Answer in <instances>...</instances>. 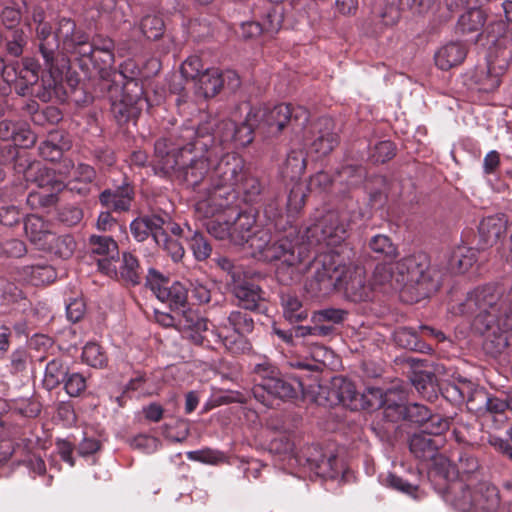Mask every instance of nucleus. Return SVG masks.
Segmentation results:
<instances>
[{
  "label": "nucleus",
  "mask_w": 512,
  "mask_h": 512,
  "mask_svg": "<svg viewBox=\"0 0 512 512\" xmlns=\"http://www.w3.org/2000/svg\"><path fill=\"white\" fill-rule=\"evenodd\" d=\"M271 238L272 233L264 229H259L248 235L244 245H247L250 250V255L253 258L261 261Z\"/></svg>",
  "instance_id": "49530a36"
},
{
  "label": "nucleus",
  "mask_w": 512,
  "mask_h": 512,
  "mask_svg": "<svg viewBox=\"0 0 512 512\" xmlns=\"http://www.w3.org/2000/svg\"><path fill=\"white\" fill-rule=\"evenodd\" d=\"M140 30L147 39L156 40L163 34L164 22L159 16L147 15L141 20Z\"/></svg>",
  "instance_id": "6e6d98bb"
},
{
  "label": "nucleus",
  "mask_w": 512,
  "mask_h": 512,
  "mask_svg": "<svg viewBox=\"0 0 512 512\" xmlns=\"http://www.w3.org/2000/svg\"><path fill=\"white\" fill-rule=\"evenodd\" d=\"M219 267L230 275L233 285L243 278L261 277L259 272L250 274L244 272L241 266L235 265L230 259L222 257L218 259Z\"/></svg>",
  "instance_id": "bf43d9fd"
},
{
  "label": "nucleus",
  "mask_w": 512,
  "mask_h": 512,
  "mask_svg": "<svg viewBox=\"0 0 512 512\" xmlns=\"http://www.w3.org/2000/svg\"><path fill=\"white\" fill-rule=\"evenodd\" d=\"M396 155V147L392 141L385 140L377 143L370 155L374 163H386Z\"/></svg>",
  "instance_id": "052dcab7"
},
{
  "label": "nucleus",
  "mask_w": 512,
  "mask_h": 512,
  "mask_svg": "<svg viewBox=\"0 0 512 512\" xmlns=\"http://www.w3.org/2000/svg\"><path fill=\"white\" fill-rule=\"evenodd\" d=\"M189 244L194 257L198 261H204L211 255V245L203 234L194 232L190 238Z\"/></svg>",
  "instance_id": "13d9d810"
},
{
  "label": "nucleus",
  "mask_w": 512,
  "mask_h": 512,
  "mask_svg": "<svg viewBox=\"0 0 512 512\" xmlns=\"http://www.w3.org/2000/svg\"><path fill=\"white\" fill-rule=\"evenodd\" d=\"M57 134L50 135V138L43 141L39 147V154L42 158L48 161H57L62 157L64 149H68V145L63 143L59 145L55 142Z\"/></svg>",
  "instance_id": "5fc2aeb1"
},
{
  "label": "nucleus",
  "mask_w": 512,
  "mask_h": 512,
  "mask_svg": "<svg viewBox=\"0 0 512 512\" xmlns=\"http://www.w3.org/2000/svg\"><path fill=\"white\" fill-rule=\"evenodd\" d=\"M353 221L347 211H330L307 229L306 237L310 245L326 248L315 260V281L325 287L344 284L345 291L353 301H362L369 296L364 276L355 272L354 276L346 280L350 257L345 255L347 246L344 242Z\"/></svg>",
  "instance_id": "f257e3e1"
},
{
  "label": "nucleus",
  "mask_w": 512,
  "mask_h": 512,
  "mask_svg": "<svg viewBox=\"0 0 512 512\" xmlns=\"http://www.w3.org/2000/svg\"><path fill=\"white\" fill-rule=\"evenodd\" d=\"M439 493L446 503L460 512H497L500 506L497 487L482 479L474 484L457 479L440 487Z\"/></svg>",
  "instance_id": "39448f33"
},
{
  "label": "nucleus",
  "mask_w": 512,
  "mask_h": 512,
  "mask_svg": "<svg viewBox=\"0 0 512 512\" xmlns=\"http://www.w3.org/2000/svg\"><path fill=\"white\" fill-rule=\"evenodd\" d=\"M308 122V110L290 103V142L308 147V153H314L317 158L328 155L339 143L338 135L333 132V120L323 116L309 125Z\"/></svg>",
  "instance_id": "20e7f679"
},
{
  "label": "nucleus",
  "mask_w": 512,
  "mask_h": 512,
  "mask_svg": "<svg viewBox=\"0 0 512 512\" xmlns=\"http://www.w3.org/2000/svg\"><path fill=\"white\" fill-rule=\"evenodd\" d=\"M400 18L399 9L393 4H376L369 17L374 32H380L384 27L393 26Z\"/></svg>",
  "instance_id": "7c9ffc66"
},
{
  "label": "nucleus",
  "mask_w": 512,
  "mask_h": 512,
  "mask_svg": "<svg viewBox=\"0 0 512 512\" xmlns=\"http://www.w3.org/2000/svg\"><path fill=\"white\" fill-rule=\"evenodd\" d=\"M314 382L310 378L304 379L301 374L290 373V403L300 406V402L317 401L313 391Z\"/></svg>",
  "instance_id": "2f4dec72"
},
{
  "label": "nucleus",
  "mask_w": 512,
  "mask_h": 512,
  "mask_svg": "<svg viewBox=\"0 0 512 512\" xmlns=\"http://www.w3.org/2000/svg\"><path fill=\"white\" fill-rule=\"evenodd\" d=\"M52 37L56 40V49L53 53L46 55L40 52L45 65L53 69L59 57L60 45L66 53L74 55L76 58L85 55L90 50L88 47V34L79 28L76 22L68 17H61L57 20L55 31H52Z\"/></svg>",
  "instance_id": "6e6552de"
},
{
  "label": "nucleus",
  "mask_w": 512,
  "mask_h": 512,
  "mask_svg": "<svg viewBox=\"0 0 512 512\" xmlns=\"http://www.w3.org/2000/svg\"><path fill=\"white\" fill-rule=\"evenodd\" d=\"M283 22L284 8L283 6L276 5L268 12L267 21L264 26L256 21L243 22L240 26V35L244 39H251L258 37L263 31L271 34L277 33L281 29Z\"/></svg>",
  "instance_id": "4be33fe9"
},
{
  "label": "nucleus",
  "mask_w": 512,
  "mask_h": 512,
  "mask_svg": "<svg viewBox=\"0 0 512 512\" xmlns=\"http://www.w3.org/2000/svg\"><path fill=\"white\" fill-rule=\"evenodd\" d=\"M69 368L61 358H53L45 367L43 386L51 391L58 387L67 377Z\"/></svg>",
  "instance_id": "f704fd0d"
},
{
  "label": "nucleus",
  "mask_w": 512,
  "mask_h": 512,
  "mask_svg": "<svg viewBox=\"0 0 512 512\" xmlns=\"http://www.w3.org/2000/svg\"><path fill=\"white\" fill-rule=\"evenodd\" d=\"M439 441L433 437L420 432L414 434L409 441L411 453L421 460H433L438 473L440 468L444 470L447 458L438 454Z\"/></svg>",
  "instance_id": "a211bd4d"
},
{
  "label": "nucleus",
  "mask_w": 512,
  "mask_h": 512,
  "mask_svg": "<svg viewBox=\"0 0 512 512\" xmlns=\"http://www.w3.org/2000/svg\"><path fill=\"white\" fill-rule=\"evenodd\" d=\"M368 247L375 254V259L392 261L398 255L397 246L391 238L384 234L374 235L368 242Z\"/></svg>",
  "instance_id": "ea45409f"
},
{
  "label": "nucleus",
  "mask_w": 512,
  "mask_h": 512,
  "mask_svg": "<svg viewBox=\"0 0 512 512\" xmlns=\"http://www.w3.org/2000/svg\"><path fill=\"white\" fill-rule=\"evenodd\" d=\"M24 230L29 240L39 249L47 247V240L51 237L49 223L37 215H28L24 220Z\"/></svg>",
  "instance_id": "c85d7f7f"
},
{
  "label": "nucleus",
  "mask_w": 512,
  "mask_h": 512,
  "mask_svg": "<svg viewBox=\"0 0 512 512\" xmlns=\"http://www.w3.org/2000/svg\"><path fill=\"white\" fill-rule=\"evenodd\" d=\"M256 382L252 393L257 401L267 407H274V401H283L288 397V386L277 367L268 361L253 367Z\"/></svg>",
  "instance_id": "1a4fd4ad"
},
{
  "label": "nucleus",
  "mask_w": 512,
  "mask_h": 512,
  "mask_svg": "<svg viewBox=\"0 0 512 512\" xmlns=\"http://www.w3.org/2000/svg\"><path fill=\"white\" fill-rule=\"evenodd\" d=\"M444 480L442 487H446L449 482L457 479H463L466 483H472L480 480L481 466L475 454L474 446H459L451 451L450 458H447L444 470L440 468L438 472Z\"/></svg>",
  "instance_id": "9d476101"
},
{
  "label": "nucleus",
  "mask_w": 512,
  "mask_h": 512,
  "mask_svg": "<svg viewBox=\"0 0 512 512\" xmlns=\"http://www.w3.org/2000/svg\"><path fill=\"white\" fill-rule=\"evenodd\" d=\"M444 340L443 332L426 325L419 326L418 330L403 328L395 333V341L399 346L420 353H431L434 345Z\"/></svg>",
  "instance_id": "f8f14e48"
},
{
  "label": "nucleus",
  "mask_w": 512,
  "mask_h": 512,
  "mask_svg": "<svg viewBox=\"0 0 512 512\" xmlns=\"http://www.w3.org/2000/svg\"><path fill=\"white\" fill-rule=\"evenodd\" d=\"M155 244L166 252L174 262L181 261L185 254L182 244L177 239L169 236L164 228L160 234L155 235Z\"/></svg>",
  "instance_id": "de8ad7c7"
},
{
  "label": "nucleus",
  "mask_w": 512,
  "mask_h": 512,
  "mask_svg": "<svg viewBox=\"0 0 512 512\" xmlns=\"http://www.w3.org/2000/svg\"><path fill=\"white\" fill-rule=\"evenodd\" d=\"M256 219L248 212H239L231 223V243L244 245L249 234H252Z\"/></svg>",
  "instance_id": "c9c22d12"
},
{
  "label": "nucleus",
  "mask_w": 512,
  "mask_h": 512,
  "mask_svg": "<svg viewBox=\"0 0 512 512\" xmlns=\"http://www.w3.org/2000/svg\"><path fill=\"white\" fill-rule=\"evenodd\" d=\"M436 376L432 372H415L412 377V384L417 392L428 401L437 398Z\"/></svg>",
  "instance_id": "79ce46f5"
},
{
  "label": "nucleus",
  "mask_w": 512,
  "mask_h": 512,
  "mask_svg": "<svg viewBox=\"0 0 512 512\" xmlns=\"http://www.w3.org/2000/svg\"><path fill=\"white\" fill-rule=\"evenodd\" d=\"M467 56V48L461 42H450L442 46L435 53L434 59L436 66L447 71L460 65Z\"/></svg>",
  "instance_id": "a878e982"
},
{
  "label": "nucleus",
  "mask_w": 512,
  "mask_h": 512,
  "mask_svg": "<svg viewBox=\"0 0 512 512\" xmlns=\"http://www.w3.org/2000/svg\"><path fill=\"white\" fill-rule=\"evenodd\" d=\"M204 132H208L215 138V144L221 146V154L226 151V145L231 142H236L237 136V124L232 120L221 121L216 129L215 133H210L207 128L199 127Z\"/></svg>",
  "instance_id": "c03bdc74"
},
{
  "label": "nucleus",
  "mask_w": 512,
  "mask_h": 512,
  "mask_svg": "<svg viewBox=\"0 0 512 512\" xmlns=\"http://www.w3.org/2000/svg\"><path fill=\"white\" fill-rule=\"evenodd\" d=\"M141 99L136 95L135 98L121 99L111 104V112L116 121L122 125L130 120H135L140 114V108L137 106Z\"/></svg>",
  "instance_id": "58836bf2"
},
{
  "label": "nucleus",
  "mask_w": 512,
  "mask_h": 512,
  "mask_svg": "<svg viewBox=\"0 0 512 512\" xmlns=\"http://www.w3.org/2000/svg\"><path fill=\"white\" fill-rule=\"evenodd\" d=\"M23 271L29 282L34 286L49 284L57 277L55 269L45 263L25 266Z\"/></svg>",
  "instance_id": "37998d69"
},
{
  "label": "nucleus",
  "mask_w": 512,
  "mask_h": 512,
  "mask_svg": "<svg viewBox=\"0 0 512 512\" xmlns=\"http://www.w3.org/2000/svg\"><path fill=\"white\" fill-rule=\"evenodd\" d=\"M181 309V312L176 316L175 327L194 344L202 345L204 341L203 332L208 329L207 320L193 309Z\"/></svg>",
  "instance_id": "6ab92c4d"
},
{
  "label": "nucleus",
  "mask_w": 512,
  "mask_h": 512,
  "mask_svg": "<svg viewBox=\"0 0 512 512\" xmlns=\"http://www.w3.org/2000/svg\"><path fill=\"white\" fill-rule=\"evenodd\" d=\"M362 407L360 410H376L382 408L386 400V391L376 387H368L363 393H359Z\"/></svg>",
  "instance_id": "603ef678"
},
{
  "label": "nucleus",
  "mask_w": 512,
  "mask_h": 512,
  "mask_svg": "<svg viewBox=\"0 0 512 512\" xmlns=\"http://www.w3.org/2000/svg\"><path fill=\"white\" fill-rule=\"evenodd\" d=\"M356 386L344 377H334L327 392L326 400L330 405H342L351 411H359L362 407Z\"/></svg>",
  "instance_id": "dca6fc26"
},
{
  "label": "nucleus",
  "mask_w": 512,
  "mask_h": 512,
  "mask_svg": "<svg viewBox=\"0 0 512 512\" xmlns=\"http://www.w3.org/2000/svg\"><path fill=\"white\" fill-rule=\"evenodd\" d=\"M134 195L132 184L127 178H124L120 184L103 190L99 194V202L108 210L119 213L127 212L131 209Z\"/></svg>",
  "instance_id": "f3484780"
},
{
  "label": "nucleus",
  "mask_w": 512,
  "mask_h": 512,
  "mask_svg": "<svg viewBox=\"0 0 512 512\" xmlns=\"http://www.w3.org/2000/svg\"><path fill=\"white\" fill-rule=\"evenodd\" d=\"M168 220L169 215L166 213L138 217L130 223V231L137 242H143L149 236L155 242V235L160 234Z\"/></svg>",
  "instance_id": "5701e85b"
},
{
  "label": "nucleus",
  "mask_w": 512,
  "mask_h": 512,
  "mask_svg": "<svg viewBox=\"0 0 512 512\" xmlns=\"http://www.w3.org/2000/svg\"><path fill=\"white\" fill-rule=\"evenodd\" d=\"M228 324L233 331L239 335L249 334L253 331L254 321L247 312L240 310L232 311L228 318Z\"/></svg>",
  "instance_id": "864d4df0"
},
{
  "label": "nucleus",
  "mask_w": 512,
  "mask_h": 512,
  "mask_svg": "<svg viewBox=\"0 0 512 512\" xmlns=\"http://www.w3.org/2000/svg\"><path fill=\"white\" fill-rule=\"evenodd\" d=\"M397 282L404 286L416 287L422 296H428L438 289L435 271L430 266V257L424 252L406 256L395 263Z\"/></svg>",
  "instance_id": "0eeeda50"
},
{
  "label": "nucleus",
  "mask_w": 512,
  "mask_h": 512,
  "mask_svg": "<svg viewBox=\"0 0 512 512\" xmlns=\"http://www.w3.org/2000/svg\"><path fill=\"white\" fill-rule=\"evenodd\" d=\"M488 0H446V6L450 11H455L466 6H472L463 13L457 23V30L462 34L480 32L486 22V14L480 6Z\"/></svg>",
  "instance_id": "2eb2a0df"
},
{
  "label": "nucleus",
  "mask_w": 512,
  "mask_h": 512,
  "mask_svg": "<svg viewBox=\"0 0 512 512\" xmlns=\"http://www.w3.org/2000/svg\"><path fill=\"white\" fill-rule=\"evenodd\" d=\"M221 154V146L215 138L203 129L184 128L181 133H171L159 138L154 144L155 166L163 174H174L187 187L198 193V201L203 191L201 187L211 172L210 167Z\"/></svg>",
  "instance_id": "f03ea898"
},
{
  "label": "nucleus",
  "mask_w": 512,
  "mask_h": 512,
  "mask_svg": "<svg viewBox=\"0 0 512 512\" xmlns=\"http://www.w3.org/2000/svg\"><path fill=\"white\" fill-rule=\"evenodd\" d=\"M430 412L431 411L424 405L409 403L407 404L405 420L422 427L427 417L430 416Z\"/></svg>",
  "instance_id": "774afa93"
},
{
  "label": "nucleus",
  "mask_w": 512,
  "mask_h": 512,
  "mask_svg": "<svg viewBox=\"0 0 512 512\" xmlns=\"http://www.w3.org/2000/svg\"><path fill=\"white\" fill-rule=\"evenodd\" d=\"M245 171L244 160L236 153L223 152L214 161L209 185L196 203V209L211 217L229 208L237 199L236 186Z\"/></svg>",
  "instance_id": "7ed1b4c3"
},
{
  "label": "nucleus",
  "mask_w": 512,
  "mask_h": 512,
  "mask_svg": "<svg viewBox=\"0 0 512 512\" xmlns=\"http://www.w3.org/2000/svg\"><path fill=\"white\" fill-rule=\"evenodd\" d=\"M450 426V421L448 418L444 417L441 414H432L430 412V416L427 417L423 426L421 427V432L429 435V436H440L445 433Z\"/></svg>",
  "instance_id": "4d7b16f0"
},
{
  "label": "nucleus",
  "mask_w": 512,
  "mask_h": 512,
  "mask_svg": "<svg viewBox=\"0 0 512 512\" xmlns=\"http://www.w3.org/2000/svg\"><path fill=\"white\" fill-rule=\"evenodd\" d=\"M120 278L131 286L141 283L143 270L139 264V260L130 252L122 254V261L119 266Z\"/></svg>",
  "instance_id": "4c0bfd02"
},
{
  "label": "nucleus",
  "mask_w": 512,
  "mask_h": 512,
  "mask_svg": "<svg viewBox=\"0 0 512 512\" xmlns=\"http://www.w3.org/2000/svg\"><path fill=\"white\" fill-rule=\"evenodd\" d=\"M197 93L205 98L216 96L222 88L221 71L218 68H206L195 81Z\"/></svg>",
  "instance_id": "72a5a7b5"
},
{
  "label": "nucleus",
  "mask_w": 512,
  "mask_h": 512,
  "mask_svg": "<svg viewBox=\"0 0 512 512\" xmlns=\"http://www.w3.org/2000/svg\"><path fill=\"white\" fill-rule=\"evenodd\" d=\"M88 244L92 254L111 259L118 256V244L110 236L91 235Z\"/></svg>",
  "instance_id": "a18cd8bd"
},
{
  "label": "nucleus",
  "mask_w": 512,
  "mask_h": 512,
  "mask_svg": "<svg viewBox=\"0 0 512 512\" xmlns=\"http://www.w3.org/2000/svg\"><path fill=\"white\" fill-rule=\"evenodd\" d=\"M27 181H32L40 188H48L51 193L60 192L65 188L64 182L57 177L54 170L40 162H33L24 171Z\"/></svg>",
  "instance_id": "b1692460"
},
{
  "label": "nucleus",
  "mask_w": 512,
  "mask_h": 512,
  "mask_svg": "<svg viewBox=\"0 0 512 512\" xmlns=\"http://www.w3.org/2000/svg\"><path fill=\"white\" fill-rule=\"evenodd\" d=\"M335 331L334 325L322 322H315L314 327L296 325L290 328V346L294 345L292 337L300 338L306 335L329 336Z\"/></svg>",
  "instance_id": "8fccbe9b"
},
{
  "label": "nucleus",
  "mask_w": 512,
  "mask_h": 512,
  "mask_svg": "<svg viewBox=\"0 0 512 512\" xmlns=\"http://www.w3.org/2000/svg\"><path fill=\"white\" fill-rule=\"evenodd\" d=\"M167 279L154 268L148 270L146 276V287L150 288L155 296L162 302H168L171 308H185L188 297V288L180 282H174L166 286Z\"/></svg>",
  "instance_id": "ddd939ff"
},
{
  "label": "nucleus",
  "mask_w": 512,
  "mask_h": 512,
  "mask_svg": "<svg viewBox=\"0 0 512 512\" xmlns=\"http://www.w3.org/2000/svg\"><path fill=\"white\" fill-rule=\"evenodd\" d=\"M507 229L504 215H492L482 219L478 227V249L485 250L498 242Z\"/></svg>",
  "instance_id": "412c9836"
},
{
  "label": "nucleus",
  "mask_w": 512,
  "mask_h": 512,
  "mask_svg": "<svg viewBox=\"0 0 512 512\" xmlns=\"http://www.w3.org/2000/svg\"><path fill=\"white\" fill-rule=\"evenodd\" d=\"M62 383H64L65 391L71 397L79 396L86 389V379L78 372L68 373Z\"/></svg>",
  "instance_id": "69168bd1"
},
{
  "label": "nucleus",
  "mask_w": 512,
  "mask_h": 512,
  "mask_svg": "<svg viewBox=\"0 0 512 512\" xmlns=\"http://www.w3.org/2000/svg\"><path fill=\"white\" fill-rule=\"evenodd\" d=\"M27 44V38L22 29H15L7 38L6 50L13 57L22 55L24 47Z\"/></svg>",
  "instance_id": "680f3d73"
},
{
  "label": "nucleus",
  "mask_w": 512,
  "mask_h": 512,
  "mask_svg": "<svg viewBox=\"0 0 512 512\" xmlns=\"http://www.w3.org/2000/svg\"><path fill=\"white\" fill-rule=\"evenodd\" d=\"M83 363L93 368H103L107 365L108 358L102 347L96 342H88L82 349Z\"/></svg>",
  "instance_id": "09e8293b"
},
{
  "label": "nucleus",
  "mask_w": 512,
  "mask_h": 512,
  "mask_svg": "<svg viewBox=\"0 0 512 512\" xmlns=\"http://www.w3.org/2000/svg\"><path fill=\"white\" fill-rule=\"evenodd\" d=\"M250 120L257 122V132L263 136H277L288 123V104L281 103L271 109L267 107L251 109Z\"/></svg>",
  "instance_id": "4468645a"
},
{
  "label": "nucleus",
  "mask_w": 512,
  "mask_h": 512,
  "mask_svg": "<svg viewBox=\"0 0 512 512\" xmlns=\"http://www.w3.org/2000/svg\"><path fill=\"white\" fill-rule=\"evenodd\" d=\"M33 22L36 26V40L39 52L46 55L53 53L56 49V40L52 37V26L45 21V12L41 7H35L32 12Z\"/></svg>",
  "instance_id": "bb28decb"
},
{
  "label": "nucleus",
  "mask_w": 512,
  "mask_h": 512,
  "mask_svg": "<svg viewBox=\"0 0 512 512\" xmlns=\"http://www.w3.org/2000/svg\"><path fill=\"white\" fill-rule=\"evenodd\" d=\"M287 226V215H279L274 220V232L261 261L276 262L286 256L288 252Z\"/></svg>",
  "instance_id": "aec40b11"
},
{
  "label": "nucleus",
  "mask_w": 512,
  "mask_h": 512,
  "mask_svg": "<svg viewBox=\"0 0 512 512\" xmlns=\"http://www.w3.org/2000/svg\"><path fill=\"white\" fill-rule=\"evenodd\" d=\"M77 59L81 62V66H87L88 63L92 64L98 71L104 84L109 89L112 87V84L110 83V76L111 68L115 62L114 52L95 51L93 52V55L78 56Z\"/></svg>",
  "instance_id": "cd10ccee"
},
{
  "label": "nucleus",
  "mask_w": 512,
  "mask_h": 512,
  "mask_svg": "<svg viewBox=\"0 0 512 512\" xmlns=\"http://www.w3.org/2000/svg\"><path fill=\"white\" fill-rule=\"evenodd\" d=\"M307 472L323 478L336 477L339 473L336 454L318 444L305 445L297 451L290 447V474L301 478Z\"/></svg>",
  "instance_id": "423d86ee"
},
{
  "label": "nucleus",
  "mask_w": 512,
  "mask_h": 512,
  "mask_svg": "<svg viewBox=\"0 0 512 512\" xmlns=\"http://www.w3.org/2000/svg\"><path fill=\"white\" fill-rule=\"evenodd\" d=\"M204 67L201 59L198 56H190L188 57L181 65L180 72L181 75L187 79L196 81L204 72Z\"/></svg>",
  "instance_id": "e2e57ef3"
},
{
  "label": "nucleus",
  "mask_w": 512,
  "mask_h": 512,
  "mask_svg": "<svg viewBox=\"0 0 512 512\" xmlns=\"http://www.w3.org/2000/svg\"><path fill=\"white\" fill-rule=\"evenodd\" d=\"M76 245L72 235L64 234L57 236L52 233L51 237L47 240V247L41 248V250L49 251L61 259H69L74 254Z\"/></svg>",
  "instance_id": "e433bc0d"
},
{
  "label": "nucleus",
  "mask_w": 512,
  "mask_h": 512,
  "mask_svg": "<svg viewBox=\"0 0 512 512\" xmlns=\"http://www.w3.org/2000/svg\"><path fill=\"white\" fill-rule=\"evenodd\" d=\"M387 421L398 422L405 420L407 403L402 391L389 389L386 391L385 404L382 406Z\"/></svg>",
  "instance_id": "473e14b6"
},
{
  "label": "nucleus",
  "mask_w": 512,
  "mask_h": 512,
  "mask_svg": "<svg viewBox=\"0 0 512 512\" xmlns=\"http://www.w3.org/2000/svg\"><path fill=\"white\" fill-rule=\"evenodd\" d=\"M247 279L248 278H243L233 285L235 297L245 310L264 312L265 307L262 290L259 286L248 282Z\"/></svg>",
  "instance_id": "393cba45"
},
{
  "label": "nucleus",
  "mask_w": 512,
  "mask_h": 512,
  "mask_svg": "<svg viewBox=\"0 0 512 512\" xmlns=\"http://www.w3.org/2000/svg\"><path fill=\"white\" fill-rule=\"evenodd\" d=\"M8 416L0 420V426L10 437L18 438L30 419L38 417L42 410L39 400L34 397H18L8 401Z\"/></svg>",
  "instance_id": "9b49d317"
},
{
  "label": "nucleus",
  "mask_w": 512,
  "mask_h": 512,
  "mask_svg": "<svg viewBox=\"0 0 512 512\" xmlns=\"http://www.w3.org/2000/svg\"><path fill=\"white\" fill-rule=\"evenodd\" d=\"M56 85L57 81L52 76V69H49V75L46 78L44 76L41 77V84L39 82L31 84L21 79L15 88L19 95L36 94L37 97L46 102L51 99Z\"/></svg>",
  "instance_id": "c756f323"
},
{
  "label": "nucleus",
  "mask_w": 512,
  "mask_h": 512,
  "mask_svg": "<svg viewBox=\"0 0 512 512\" xmlns=\"http://www.w3.org/2000/svg\"><path fill=\"white\" fill-rule=\"evenodd\" d=\"M261 192V184L259 180L250 175L246 170L240 178L239 185L236 186L237 196L243 193L245 201H253Z\"/></svg>",
  "instance_id": "3c124183"
},
{
  "label": "nucleus",
  "mask_w": 512,
  "mask_h": 512,
  "mask_svg": "<svg viewBox=\"0 0 512 512\" xmlns=\"http://www.w3.org/2000/svg\"><path fill=\"white\" fill-rule=\"evenodd\" d=\"M29 363L30 355L24 348H17L10 355V369L14 374L25 372Z\"/></svg>",
  "instance_id": "338daca9"
},
{
  "label": "nucleus",
  "mask_w": 512,
  "mask_h": 512,
  "mask_svg": "<svg viewBox=\"0 0 512 512\" xmlns=\"http://www.w3.org/2000/svg\"><path fill=\"white\" fill-rule=\"evenodd\" d=\"M478 248L460 246L450 258V267L455 273L467 272L477 261Z\"/></svg>",
  "instance_id": "a19ab883"
},
{
  "label": "nucleus",
  "mask_w": 512,
  "mask_h": 512,
  "mask_svg": "<svg viewBox=\"0 0 512 512\" xmlns=\"http://www.w3.org/2000/svg\"><path fill=\"white\" fill-rule=\"evenodd\" d=\"M250 118L251 110L247 114L245 121L241 125H237L236 142L241 146L250 144L253 140V132H257V122L250 120Z\"/></svg>",
  "instance_id": "0e129e2a"
}]
</instances>
